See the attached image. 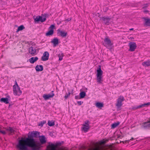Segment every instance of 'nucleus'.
<instances>
[{
    "label": "nucleus",
    "instance_id": "1",
    "mask_svg": "<svg viewBox=\"0 0 150 150\" xmlns=\"http://www.w3.org/2000/svg\"><path fill=\"white\" fill-rule=\"evenodd\" d=\"M39 134L40 132L37 131L29 132L27 137H22L21 139L19 140L16 146L17 149L18 150H29L28 148L29 147L33 150L39 149L40 144L39 142H36L33 137H37Z\"/></svg>",
    "mask_w": 150,
    "mask_h": 150
},
{
    "label": "nucleus",
    "instance_id": "2",
    "mask_svg": "<svg viewBox=\"0 0 150 150\" xmlns=\"http://www.w3.org/2000/svg\"><path fill=\"white\" fill-rule=\"evenodd\" d=\"M105 143L106 141L104 140H102L99 143L93 144L86 150H113L112 148L109 146H104L103 145Z\"/></svg>",
    "mask_w": 150,
    "mask_h": 150
},
{
    "label": "nucleus",
    "instance_id": "3",
    "mask_svg": "<svg viewBox=\"0 0 150 150\" xmlns=\"http://www.w3.org/2000/svg\"><path fill=\"white\" fill-rule=\"evenodd\" d=\"M60 143H56L55 144H49L47 146V150H62L61 148L58 147L61 145Z\"/></svg>",
    "mask_w": 150,
    "mask_h": 150
},
{
    "label": "nucleus",
    "instance_id": "4",
    "mask_svg": "<svg viewBox=\"0 0 150 150\" xmlns=\"http://www.w3.org/2000/svg\"><path fill=\"white\" fill-rule=\"evenodd\" d=\"M97 82L99 83H102L103 81L102 75L103 72L101 69L100 66H99V67L98 68L97 70Z\"/></svg>",
    "mask_w": 150,
    "mask_h": 150
},
{
    "label": "nucleus",
    "instance_id": "5",
    "mask_svg": "<svg viewBox=\"0 0 150 150\" xmlns=\"http://www.w3.org/2000/svg\"><path fill=\"white\" fill-rule=\"evenodd\" d=\"M13 93L15 95L20 96L21 93L22 91L20 89V88L18 86H13Z\"/></svg>",
    "mask_w": 150,
    "mask_h": 150
},
{
    "label": "nucleus",
    "instance_id": "6",
    "mask_svg": "<svg viewBox=\"0 0 150 150\" xmlns=\"http://www.w3.org/2000/svg\"><path fill=\"white\" fill-rule=\"evenodd\" d=\"M104 41V42H103V45L107 47H109L112 45L110 40L108 38H105Z\"/></svg>",
    "mask_w": 150,
    "mask_h": 150
},
{
    "label": "nucleus",
    "instance_id": "7",
    "mask_svg": "<svg viewBox=\"0 0 150 150\" xmlns=\"http://www.w3.org/2000/svg\"><path fill=\"white\" fill-rule=\"evenodd\" d=\"M111 19L108 17L104 16V17H100V20L103 21V23L106 25H108L110 24V21Z\"/></svg>",
    "mask_w": 150,
    "mask_h": 150
},
{
    "label": "nucleus",
    "instance_id": "8",
    "mask_svg": "<svg viewBox=\"0 0 150 150\" xmlns=\"http://www.w3.org/2000/svg\"><path fill=\"white\" fill-rule=\"evenodd\" d=\"M124 100V97L122 96H120L117 99L116 106L118 108H119L122 105V102Z\"/></svg>",
    "mask_w": 150,
    "mask_h": 150
},
{
    "label": "nucleus",
    "instance_id": "9",
    "mask_svg": "<svg viewBox=\"0 0 150 150\" xmlns=\"http://www.w3.org/2000/svg\"><path fill=\"white\" fill-rule=\"evenodd\" d=\"M129 51L133 52L134 51L137 47V45L134 42H130L129 43Z\"/></svg>",
    "mask_w": 150,
    "mask_h": 150
},
{
    "label": "nucleus",
    "instance_id": "10",
    "mask_svg": "<svg viewBox=\"0 0 150 150\" xmlns=\"http://www.w3.org/2000/svg\"><path fill=\"white\" fill-rule=\"evenodd\" d=\"M46 20L45 17H42L40 16H38L35 18L34 21L35 22L40 21L41 22L45 21Z\"/></svg>",
    "mask_w": 150,
    "mask_h": 150
},
{
    "label": "nucleus",
    "instance_id": "11",
    "mask_svg": "<svg viewBox=\"0 0 150 150\" xmlns=\"http://www.w3.org/2000/svg\"><path fill=\"white\" fill-rule=\"evenodd\" d=\"M49 53L47 52H45L42 57V60L43 61L47 60L49 58Z\"/></svg>",
    "mask_w": 150,
    "mask_h": 150
},
{
    "label": "nucleus",
    "instance_id": "12",
    "mask_svg": "<svg viewBox=\"0 0 150 150\" xmlns=\"http://www.w3.org/2000/svg\"><path fill=\"white\" fill-rule=\"evenodd\" d=\"M52 93L51 94H44L43 97L44 99L45 100H47L50 98H52L54 95V94L53 93V91H52Z\"/></svg>",
    "mask_w": 150,
    "mask_h": 150
},
{
    "label": "nucleus",
    "instance_id": "13",
    "mask_svg": "<svg viewBox=\"0 0 150 150\" xmlns=\"http://www.w3.org/2000/svg\"><path fill=\"white\" fill-rule=\"evenodd\" d=\"M142 128H147L150 127V120L146 122H144L142 126Z\"/></svg>",
    "mask_w": 150,
    "mask_h": 150
},
{
    "label": "nucleus",
    "instance_id": "14",
    "mask_svg": "<svg viewBox=\"0 0 150 150\" xmlns=\"http://www.w3.org/2000/svg\"><path fill=\"white\" fill-rule=\"evenodd\" d=\"M39 137L40 141L41 144H44L46 142V138L44 136L42 135Z\"/></svg>",
    "mask_w": 150,
    "mask_h": 150
},
{
    "label": "nucleus",
    "instance_id": "15",
    "mask_svg": "<svg viewBox=\"0 0 150 150\" xmlns=\"http://www.w3.org/2000/svg\"><path fill=\"white\" fill-rule=\"evenodd\" d=\"M150 105V103L148 102L146 103L142 104L138 106H137L133 108V109L134 110H136L138 108H143L145 106H148Z\"/></svg>",
    "mask_w": 150,
    "mask_h": 150
},
{
    "label": "nucleus",
    "instance_id": "16",
    "mask_svg": "<svg viewBox=\"0 0 150 150\" xmlns=\"http://www.w3.org/2000/svg\"><path fill=\"white\" fill-rule=\"evenodd\" d=\"M29 53L33 55H34L36 53L35 50L32 47H31L29 48Z\"/></svg>",
    "mask_w": 150,
    "mask_h": 150
},
{
    "label": "nucleus",
    "instance_id": "17",
    "mask_svg": "<svg viewBox=\"0 0 150 150\" xmlns=\"http://www.w3.org/2000/svg\"><path fill=\"white\" fill-rule=\"evenodd\" d=\"M6 131L9 133V134H11V133H13L15 131L14 129L13 128L9 127L6 129Z\"/></svg>",
    "mask_w": 150,
    "mask_h": 150
},
{
    "label": "nucleus",
    "instance_id": "18",
    "mask_svg": "<svg viewBox=\"0 0 150 150\" xmlns=\"http://www.w3.org/2000/svg\"><path fill=\"white\" fill-rule=\"evenodd\" d=\"M35 69L37 71H41L43 70V68L42 65H37L36 66Z\"/></svg>",
    "mask_w": 150,
    "mask_h": 150
},
{
    "label": "nucleus",
    "instance_id": "19",
    "mask_svg": "<svg viewBox=\"0 0 150 150\" xmlns=\"http://www.w3.org/2000/svg\"><path fill=\"white\" fill-rule=\"evenodd\" d=\"M38 59V58L37 57H32L29 59V61L31 63L33 64L35 61Z\"/></svg>",
    "mask_w": 150,
    "mask_h": 150
},
{
    "label": "nucleus",
    "instance_id": "20",
    "mask_svg": "<svg viewBox=\"0 0 150 150\" xmlns=\"http://www.w3.org/2000/svg\"><path fill=\"white\" fill-rule=\"evenodd\" d=\"M51 42L53 43L54 47L56 46L58 44V40L57 38H54L53 39Z\"/></svg>",
    "mask_w": 150,
    "mask_h": 150
},
{
    "label": "nucleus",
    "instance_id": "21",
    "mask_svg": "<svg viewBox=\"0 0 150 150\" xmlns=\"http://www.w3.org/2000/svg\"><path fill=\"white\" fill-rule=\"evenodd\" d=\"M89 126L86 125H83V126L82 127L83 130L85 132H87L89 129Z\"/></svg>",
    "mask_w": 150,
    "mask_h": 150
},
{
    "label": "nucleus",
    "instance_id": "22",
    "mask_svg": "<svg viewBox=\"0 0 150 150\" xmlns=\"http://www.w3.org/2000/svg\"><path fill=\"white\" fill-rule=\"evenodd\" d=\"M0 101L1 102H4L6 104H8L9 103L8 99L7 98H2L0 100Z\"/></svg>",
    "mask_w": 150,
    "mask_h": 150
},
{
    "label": "nucleus",
    "instance_id": "23",
    "mask_svg": "<svg viewBox=\"0 0 150 150\" xmlns=\"http://www.w3.org/2000/svg\"><path fill=\"white\" fill-rule=\"evenodd\" d=\"M96 106L98 108H101L103 107V103H102L100 102H97L96 104Z\"/></svg>",
    "mask_w": 150,
    "mask_h": 150
},
{
    "label": "nucleus",
    "instance_id": "24",
    "mask_svg": "<svg viewBox=\"0 0 150 150\" xmlns=\"http://www.w3.org/2000/svg\"><path fill=\"white\" fill-rule=\"evenodd\" d=\"M54 33V30L52 29H50V30L46 33V35L47 36L52 35Z\"/></svg>",
    "mask_w": 150,
    "mask_h": 150
},
{
    "label": "nucleus",
    "instance_id": "25",
    "mask_svg": "<svg viewBox=\"0 0 150 150\" xmlns=\"http://www.w3.org/2000/svg\"><path fill=\"white\" fill-rule=\"evenodd\" d=\"M142 65L144 66H150V61H148L142 63Z\"/></svg>",
    "mask_w": 150,
    "mask_h": 150
},
{
    "label": "nucleus",
    "instance_id": "26",
    "mask_svg": "<svg viewBox=\"0 0 150 150\" xmlns=\"http://www.w3.org/2000/svg\"><path fill=\"white\" fill-rule=\"evenodd\" d=\"M120 124L119 122L114 123L111 125V128L114 129L117 127Z\"/></svg>",
    "mask_w": 150,
    "mask_h": 150
},
{
    "label": "nucleus",
    "instance_id": "27",
    "mask_svg": "<svg viewBox=\"0 0 150 150\" xmlns=\"http://www.w3.org/2000/svg\"><path fill=\"white\" fill-rule=\"evenodd\" d=\"M145 24L147 26H150V19H145Z\"/></svg>",
    "mask_w": 150,
    "mask_h": 150
},
{
    "label": "nucleus",
    "instance_id": "28",
    "mask_svg": "<svg viewBox=\"0 0 150 150\" xmlns=\"http://www.w3.org/2000/svg\"><path fill=\"white\" fill-rule=\"evenodd\" d=\"M60 35L62 37H65L67 36V33L65 32L61 31H60Z\"/></svg>",
    "mask_w": 150,
    "mask_h": 150
},
{
    "label": "nucleus",
    "instance_id": "29",
    "mask_svg": "<svg viewBox=\"0 0 150 150\" xmlns=\"http://www.w3.org/2000/svg\"><path fill=\"white\" fill-rule=\"evenodd\" d=\"M80 98H83L86 96V93L84 92H81L79 94Z\"/></svg>",
    "mask_w": 150,
    "mask_h": 150
},
{
    "label": "nucleus",
    "instance_id": "30",
    "mask_svg": "<svg viewBox=\"0 0 150 150\" xmlns=\"http://www.w3.org/2000/svg\"><path fill=\"white\" fill-rule=\"evenodd\" d=\"M25 28V27L23 25H21L19 26L16 32H18L19 31Z\"/></svg>",
    "mask_w": 150,
    "mask_h": 150
},
{
    "label": "nucleus",
    "instance_id": "31",
    "mask_svg": "<svg viewBox=\"0 0 150 150\" xmlns=\"http://www.w3.org/2000/svg\"><path fill=\"white\" fill-rule=\"evenodd\" d=\"M48 124L50 126H52L54 125V122L52 121H49L48 122Z\"/></svg>",
    "mask_w": 150,
    "mask_h": 150
},
{
    "label": "nucleus",
    "instance_id": "32",
    "mask_svg": "<svg viewBox=\"0 0 150 150\" xmlns=\"http://www.w3.org/2000/svg\"><path fill=\"white\" fill-rule=\"evenodd\" d=\"M46 123V121H41L40 122V123L38 124V126H40L41 127H42L43 125L45 124Z\"/></svg>",
    "mask_w": 150,
    "mask_h": 150
},
{
    "label": "nucleus",
    "instance_id": "33",
    "mask_svg": "<svg viewBox=\"0 0 150 150\" xmlns=\"http://www.w3.org/2000/svg\"><path fill=\"white\" fill-rule=\"evenodd\" d=\"M0 132L3 134H5L6 133V132L4 130H3L0 129Z\"/></svg>",
    "mask_w": 150,
    "mask_h": 150
},
{
    "label": "nucleus",
    "instance_id": "34",
    "mask_svg": "<svg viewBox=\"0 0 150 150\" xmlns=\"http://www.w3.org/2000/svg\"><path fill=\"white\" fill-rule=\"evenodd\" d=\"M70 93L69 92L65 96L64 98L66 99H67V98L70 96Z\"/></svg>",
    "mask_w": 150,
    "mask_h": 150
},
{
    "label": "nucleus",
    "instance_id": "35",
    "mask_svg": "<svg viewBox=\"0 0 150 150\" xmlns=\"http://www.w3.org/2000/svg\"><path fill=\"white\" fill-rule=\"evenodd\" d=\"M55 27V26L54 25H51L49 27V28L50 29H52L53 30V29Z\"/></svg>",
    "mask_w": 150,
    "mask_h": 150
},
{
    "label": "nucleus",
    "instance_id": "36",
    "mask_svg": "<svg viewBox=\"0 0 150 150\" xmlns=\"http://www.w3.org/2000/svg\"><path fill=\"white\" fill-rule=\"evenodd\" d=\"M89 121L87 120L85 122V124L84 125H88L89 126Z\"/></svg>",
    "mask_w": 150,
    "mask_h": 150
},
{
    "label": "nucleus",
    "instance_id": "37",
    "mask_svg": "<svg viewBox=\"0 0 150 150\" xmlns=\"http://www.w3.org/2000/svg\"><path fill=\"white\" fill-rule=\"evenodd\" d=\"M71 20V18H68L67 19H66L64 21H65L66 22H68L69 21H70V20Z\"/></svg>",
    "mask_w": 150,
    "mask_h": 150
},
{
    "label": "nucleus",
    "instance_id": "38",
    "mask_svg": "<svg viewBox=\"0 0 150 150\" xmlns=\"http://www.w3.org/2000/svg\"><path fill=\"white\" fill-rule=\"evenodd\" d=\"M77 103L79 105H81L82 104V103H83V102H81V101H78L77 102Z\"/></svg>",
    "mask_w": 150,
    "mask_h": 150
},
{
    "label": "nucleus",
    "instance_id": "39",
    "mask_svg": "<svg viewBox=\"0 0 150 150\" xmlns=\"http://www.w3.org/2000/svg\"><path fill=\"white\" fill-rule=\"evenodd\" d=\"M80 98H81L80 97H79V96H75V99H79Z\"/></svg>",
    "mask_w": 150,
    "mask_h": 150
},
{
    "label": "nucleus",
    "instance_id": "40",
    "mask_svg": "<svg viewBox=\"0 0 150 150\" xmlns=\"http://www.w3.org/2000/svg\"><path fill=\"white\" fill-rule=\"evenodd\" d=\"M108 8L107 7H106L104 9V11L105 12H106L108 10Z\"/></svg>",
    "mask_w": 150,
    "mask_h": 150
},
{
    "label": "nucleus",
    "instance_id": "41",
    "mask_svg": "<svg viewBox=\"0 0 150 150\" xmlns=\"http://www.w3.org/2000/svg\"><path fill=\"white\" fill-rule=\"evenodd\" d=\"M59 60H61L62 59V56H59Z\"/></svg>",
    "mask_w": 150,
    "mask_h": 150
},
{
    "label": "nucleus",
    "instance_id": "42",
    "mask_svg": "<svg viewBox=\"0 0 150 150\" xmlns=\"http://www.w3.org/2000/svg\"><path fill=\"white\" fill-rule=\"evenodd\" d=\"M14 86H18V84H17V83L16 82V80L15 81V84L14 85Z\"/></svg>",
    "mask_w": 150,
    "mask_h": 150
},
{
    "label": "nucleus",
    "instance_id": "43",
    "mask_svg": "<svg viewBox=\"0 0 150 150\" xmlns=\"http://www.w3.org/2000/svg\"><path fill=\"white\" fill-rule=\"evenodd\" d=\"M147 5H145V6H143V7H142V8H143V9H145V8L146 7H147Z\"/></svg>",
    "mask_w": 150,
    "mask_h": 150
},
{
    "label": "nucleus",
    "instance_id": "44",
    "mask_svg": "<svg viewBox=\"0 0 150 150\" xmlns=\"http://www.w3.org/2000/svg\"><path fill=\"white\" fill-rule=\"evenodd\" d=\"M148 12V11L147 10H144V12L145 13H147Z\"/></svg>",
    "mask_w": 150,
    "mask_h": 150
},
{
    "label": "nucleus",
    "instance_id": "45",
    "mask_svg": "<svg viewBox=\"0 0 150 150\" xmlns=\"http://www.w3.org/2000/svg\"><path fill=\"white\" fill-rule=\"evenodd\" d=\"M134 139V138L133 137H132L131 139H130V140H132Z\"/></svg>",
    "mask_w": 150,
    "mask_h": 150
},
{
    "label": "nucleus",
    "instance_id": "46",
    "mask_svg": "<svg viewBox=\"0 0 150 150\" xmlns=\"http://www.w3.org/2000/svg\"><path fill=\"white\" fill-rule=\"evenodd\" d=\"M129 30H133V28H132L130 29H129Z\"/></svg>",
    "mask_w": 150,
    "mask_h": 150
}]
</instances>
